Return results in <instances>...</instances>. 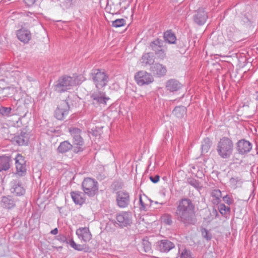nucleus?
<instances>
[{"label":"nucleus","mask_w":258,"mask_h":258,"mask_svg":"<svg viewBox=\"0 0 258 258\" xmlns=\"http://www.w3.org/2000/svg\"><path fill=\"white\" fill-rule=\"evenodd\" d=\"M175 216L178 221L185 226L194 224L196 222L195 205L191 200L184 198L179 201Z\"/></svg>","instance_id":"nucleus-1"},{"label":"nucleus","mask_w":258,"mask_h":258,"mask_svg":"<svg viewBox=\"0 0 258 258\" xmlns=\"http://www.w3.org/2000/svg\"><path fill=\"white\" fill-rule=\"evenodd\" d=\"M217 151L219 156L223 159L229 158L233 150V143L228 137H223L218 142Z\"/></svg>","instance_id":"nucleus-2"},{"label":"nucleus","mask_w":258,"mask_h":258,"mask_svg":"<svg viewBox=\"0 0 258 258\" xmlns=\"http://www.w3.org/2000/svg\"><path fill=\"white\" fill-rule=\"evenodd\" d=\"M76 84V79L74 77L63 76L56 82L54 85V89L57 92L61 93L71 89Z\"/></svg>","instance_id":"nucleus-3"},{"label":"nucleus","mask_w":258,"mask_h":258,"mask_svg":"<svg viewBox=\"0 0 258 258\" xmlns=\"http://www.w3.org/2000/svg\"><path fill=\"white\" fill-rule=\"evenodd\" d=\"M91 77L95 87L98 89L106 86L109 81V77L106 73L100 69L93 70Z\"/></svg>","instance_id":"nucleus-4"},{"label":"nucleus","mask_w":258,"mask_h":258,"mask_svg":"<svg viewBox=\"0 0 258 258\" xmlns=\"http://www.w3.org/2000/svg\"><path fill=\"white\" fill-rule=\"evenodd\" d=\"M82 187L84 193L90 197H94L98 191V183L91 178H86L82 183Z\"/></svg>","instance_id":"nucleus-5"},{"label":"nucleus","mask_w":258,"mask_h":258,"mask_svg":"<svg viewBox=\"0 0 258 258\" xmlns=\"http://www.w3.org/2000/svg\"><path fill=\"white\" fill-rule=\"evenodd\" d=\"M149 48L154 52L159 59L163 60L166 57V47L165 42L162 40L156 39L152 41L150 43Z\"/></svg>","instance_id":"nucleus-6"},{"label":"nucleus","mask_w":258,"mask_h":258,"mask_svg":"<svg viewBox=\"0 0 258 258\" xmlns=\"http://www.w3.org/2000/svg\"><path fill=\"white\" fill-rule=\"evenodd\" d=\"M90 98L92 104L96 106H105L107 105V102L110 99V98L107 96L105 92L100 91L92 93Z\"/></svg>","instance_id":"nucleus-7"},{"label":"nucleus","mask_w":258,"mask_h":258,"mask_svg":"<svg viewBox=\"0 0 258 258\" xmlns=\"http://www.w3.org/2000/svg\"><path fill=\"white\" fill-rule=\"evenodd\" d=\"M135 79L140 86L148 85L154 81V78L151 74L143 71L137 73L135 76Z\"/></svg>","instance_id":"nucleus-8"},{"label":"nucleus","mask_w":258,"mask_h":258,"mask_svg":"<svg viewBox=\"0 0 258 258\" xmlns=\"http://www.w3.org/2000/svg\"><path fill=\"white\" fill-rule=\"evenodd\" d=\"M116 201L117 205L120 208L127 207L130 203V196L128 192L119 190L116 193Z\"/></svg>","instance_id":"nucleus-9"},{"label":"nucleus","mask_w":258,"mask_h":258,"mask_svg":"<svg viewBox=\"0 0 258 258\" xmlns=\"http://www.w3.org/2000/svg\"><path fill=\"white\" fill-rule=\"evenodd\" d=\"M70 110V105L66 100L61 101L54 113L55 117L58 120H63L68 115Z\"/></svg>","instance_id":"nucleus-10"},{"label":"nucleus","mask_w":258,"mask_h":258,"mask_svg":"<svg viewBox=\"0 0 258 258\" xmlns=\"http://www.w3.org/2000/svg\"><path fill=\"white\" fill-rule=\"evenodd\" d=\"M117 224L120 227H127L132 223V215L130 212H122L116 216Z\"/></svg>","instance_id":"nucleus-11"},{"label":"nucleus","mask_w":258,"mask_h":258,"mask_svg":"<svg viewBox=\"0 0 258 258\" xmlns=\"http://www.w3.org/2000/svg\"><path fill=\"white\" fill-rule=\"evenodd\" d=\"M252 148V144L245 139H241L236 143V150L238 154L245 155L250 152Z\"/></svg>","instance_id":"nucleus-12"},{"label":"nucleus","mask_w":258,"mask_h":258,"mask_svg":"<svg viewBox=\"0 0 258 258\" xmlns=\"http://www.w3.org/2000/svg\"><path fill=\"white\" fill-rule=\"evenodd\" d=\"M16 174L19 176H23L26 173V161L24 158L20 154H18L15 158Z\"/></svg>","instance_id":"nucleus-13"},{"label":"nucleus","mask_w":258,"mask_h":258,"mask_svg":"<svg viewBox=\"0 0 258 258\" xmlns=\"http://www.w3.org/2000/svg\"><path fill=\"white\" fill-rule=\"evenodd\" d=\"M29 135L25 130L21 131L13 138V141L19 146L27 145L29 141Z\"/></svg>","instance_id":"nucleus-14"},{"label":"nucleus","mask_w":258,"mask_h":258,"mask_svg":"<svg viewBox=\"0 0 258 258\" xmlns=\"http://www.w3.org/2000/svg\"><path fill=\"white\" fill-rule=\"evenodd\" d=\"M208 18L207 13L202 8L198 9L194 16V21L199 25H204Z\"/></svg>","instance_id":"nucleus-15"},{"label":"nucleus","mask_w":258,"mask_h":258,"mask_svg":"<svg viewBox=\"0 0 258 258\" xmlns=\"http://www.w3.org/2000/svg\"><path fill=\"white\" fill-rule=\"evenodd\" d=\"M76 234L79 239L85 242L92 239V234L88 227L79 228L76 230Z\"/></svg>","instance_id":"nucleus-16"},{"label":"nucleus","mask_w":258,"mask_h":258,"mask_svg":"<svg viewBox=\"0 0 258 258\" xmlns=\"http://www.w3.org/2000/svg\"><path fill=\"white\" fill-rule=\"evenodd\" d=\"M150 71L158 77L164 76L167 72L166 67L159 63L153 64L150 68Z\"/></svg>","instance_id":"nucleus-17"},{"label":"nucleus","mask_w":258,"mask_h":258,"mask_svg":"<svg viewBox=\"0 0 258 258\" xmlns=\"http://www.w3.org/2000/svg\"><path fill=\"white\" fill-rule=\"evenodd\" d=\"M174 247L175 244L167 239L161 240L158 242V249L162 252H168Z\"/></svg>","instance_id":"nucleus-18"},{"label":"nucleus","mask_w":258,"mask_h":258,"mask_svg":"<svg viewBox=\"0 0 258 258\" xmlns=\"http://www.w3.org/2000/svg\"><path fill=\"white\" fill-rule=\"evenodd\" d=\"M11 191L16 196H22L25 192V190L19 181L14 180L11 182Z\"/></svg>","instance_id":"nucleus-19"},{"label":"nucleus","mask_w":258,"mask_h":258,"mask_svg":"<svg viewBox=\"0 0 258 258\" xmlns=\"http://www.w3.org/2000/svg\"><path fill=\"white\" fill-rule=\"evenodd\" d=\"M18 39L24 43H28L31 38V34L28 30L21 29L17 31Z\"/></svg>","instance_id":"nucleus-20"},{"label":"nucleus","mask_w":258,"mask_h":258,"mask_svg":"<svg viewBox=\"0 0 258 258\" xmlns=\"http://www.w3.org/2000/svg\"><path fill=\"white\" fill-rule=\"evenodd\" d=\"M73 143L75 153L82 152L84 150V141L81 136L73 138Z\"/></svg>","instance_id":"nucleus-21"},{"label":"nucleus","mask_w":258,"mask_h":258,"mask_svg":"<svg viewBox=\"0 0 258 258\" xmlns=\"http://www.w3.org/2000/svg\"><path fill=\"white\" fill-rule=\"evenodd\" d=\"M1 206L5 209H11L15 207L16 203L11 196H4L2 198Z\"/></svg>","instance_id":"nucleus-22"},{"label":"nucleus","mask_w":258,"mask_h":258,"mask_svg":"<svg viewBox=\"0 0 258 258\" xmlns=\"http://www.w3.org/2000/svg\"><path fill=\"white\" fill-rule=\"evenodd\" d=\"M11 157L3 155L0 156V172L8 170L11 166Z\"/></svg>","instance_id":"nucleus-23"},{"label":"nucleus","mask_w":258,"mask_h":258,"mask_svg":"<svg viewBox=\"0 0 258 258\" xmlns=\"http://www.w3.org/2000/svg\"><path fill=\"white\" fill-rule=\"evenodd\" d=\"M182 85L177 80L171 79L168 80L166 84V87L167 90L170 92H175L179 90Z\"/></svg>","instance_id":"nucleus-24"},{"label":"nucleus","mask_w":258,"mask_h":258,"mask_svg":"<svg viewBox=\"0 0 258 258\" xmlns=\"http://www.w3.org/2000/svg\"><path fill=\"white\" fill-rule=\"evenodd\" d=\"M154 61V55L151 52L144 53L140 59V62L144 67L151 65V64H153Z\"/></svg>","instance_id":"nucleus-25"},{"label":"nucleus","mask_w":258,"mask_h":258,"mask_svg":"<svg viewBox=\"0 0 258 258\" xmlns=\"http://www.w3.org/2000/svg\"><path fill=\"white\" fill-rule=\"evenodd\" d=\"M64 241H66L67 243L69 244L70 246L75 250L87 251V250L89 249V247L86 245L76 244L73 239L68 240L66 237H64Z\"/></svg>","instance_id":"nucleus-26"},{"label":"nucleus","mask_w":258,"mask_h":258,"mask_svg":"<svg viewBox=\"0 0 258 258\" xmlns=\"http://www.w3.org/2000/svg\"><path fill=\"white\" fill-rule=\"evenodd\" d=\"M74 148L73 145L68 141L61 142L57 148V151L60 153H66Z\"/></svg>","instance_id":"nucleus-27"},{"label":"nucleus","mask_w":258,"mask_h":258,"mask_svg":"<svg viewBox=\"0 0 258 258\" xmlns=\"http://www.w3.org/2000/svg\"><path fill=\"white\" fill-rule=\"evenodd\" d=\"M71 196L73 201L77 205H81L85 202V199L82 197V193L80 191H72Z\"/></svg>","instance_id":"nucleus-28"},{"label":"nucleus","mask_w":258,"mask_h":258,"mask_svg":"<svg viewBox=\"0 0 258 258\" xmlns=\"http://www.w3.org/2000/svg\"><path fill=\"white\" fill-rule=\"evenodd\" d=\"M178 253L180 258H193L190 250L183 245L178 246Z\"/></svg>","instance_id":"nucleus-29"},{"label":"nucleus","mask_w":258,"mask_h":258,"mask_svg":"<svg viewBox=\"0 0 258 258\" xmlns=\"http://www.w3.org/2000/svg\"><path fill=\"white\" fill-rule=\"evenodd\" d=\"M186 113V108L183 106L175 107L172 111L173 115L179 119L182 118Z\"/></svg>","instance_id":"nucleus-30"},{"label":"nucleus","mask_w":258,"mask_h":258,"mask_svg":"<svg viewBox=\"0 0 258 258\" xmlns=\"http://www.w3.org/2000/svg\"><path fill=\"white\" fill-rule=\"evenodd\" d=\"M164 38L165 41L170 44L175 43L176 40V38L175 35L171 30H168L164 33Z\"/></svg>","instance_id":"nucleus-31"},{"label":"nucleus","mask_w":258,"mask_h":258,"mask_svg":"<svg viewBox=\"0 0 258 258\" xmlns=\"http://www.w3.org/2000/svg\"><path fill=\"white\" fill-rule=\"evenodd\" d=\"M211 141L208 138H205L202 142L201 150L202 154L207 153L210 149Z\"/></svg>","instance_id":"nucleus-32"},{"label":"nucleus","mask_w":258,"mask_h":258,"mask_svg":"<svg viewBox=\"0 0 258 258\" xmlns=\"http://www.w3.org/2000/svg\"><path fill=\"white\" fill-rule=\"evenodd\" d=\"M229 183L232 188L235 189L238 186H240L242 183L241 179L238 177H231L230 179Z\"/></svg>","instance_id":"nucleus-33"},{"label":"nucleus","mask_w":258,"mask_h":258,"mask_svg":"<svg viewBox=\"0 0 258 258\" xmlns=\"http://www.w3.org/2000/svg\"><path fill=\"white\" fill-rule=\"evenodd\" d=\"M211 196L215 198L213 200V203L218 204L220 201V198L222 197L221 191L219 189H214L211 192Z\"/></svg>","instance_id":"nucleus-34"},{"label":"nucleus","mask_w":258,"mask_h":258,"mask_svg":"<svg viewBox=\"0 0 258 258\" xmlns=\"http://www.w3.org/2000/svg\"><path fill=\"white\" fill-rule=\"evenodd\" d=\"M142 244L145 252L150 253L152 251L151 244L148 240L143 239Z\"/></svg>","instance_id":"nucleus-35"},{"label":"nucleus","mask_w":258,"mask_h":258,"mask_svg":"<svg viewBox=\"0 0 258 258\" xmlns=\"http://www.w3.org/2000/svg\"><path fill=\"white\" fill-rule=\"evenodd\" d=\"M69 132L73 138L80 136L82 133L80 129L75 127H70Z\"/></svg>","instance_id":"nucleus-36"},{"label":"nucleus","mask_w":258,"mask_h":258,"mask_svg":"<svg viewBox=\"0 0 258 258\" xmlns=\"http://www.w3.org/2000/svg\"><path fill=\"white\" fill-rule=\"evenodd\" d=\"M125 25V20L124 19H118L112 22V26L118 28Z\"/></svg>","instance_id":"nucleus-37"},{"label":"nucleus","mask_w":258,"mask_h":258,"mask_svg":"<svg viewBox=\"0 0 258 258\" xmlns=\"http://www.w3.org/2000/svg\"><path fill=\"white\" fill-rule=\"evenodd\" d=\"M11 107H1L0 114L5 116H9L11 112Z\"/></svg>","instance_id":"nucleus-38"},{"label":"nucleus","mask_w":258,"mask_h":258,"mask_svg":"<svg viewBox=\"0 0 258 258\" xmlns=\"http://www.w3.org/2000/svg\"><path fill=\"white\" fill-rule=\"evenodd\" d=\"M140 209L141 211H146L148 209L149 206L148 204L145 203L143 200L141 195H140Z\"/></svg>","instance_id":"nucleus-39"},{"label":"nucleus","mask_w":258,"mask_h":258,"mask_svg":"<svg viewBox=\"0 0 258 258\" xmlns=\"http://www.w3.org/2000/svg\"><path fill=\"white\" fill-rule=\"evenodd\" d=\"M230 209L228 207H226L224 204H221L219 206V212L222 215H225L227 212H229Z\"/></svg>","instance_id":"nucleus-40"},{"label":"nucleus","mask_w":258,"mask_h":258,"mask_svg":"<svg viewBox=\"0 0 258 258\" xmlns=\"http://www.w3.org/2000/svg\"><path fill=\"white\" fill-rule=\"evenodd\" d=\"M162 222L167 225H171L172 223L171 216L169 214H165L162 218Z\"/></svg>","instance_id":"nucleus-41"},{"label":"nucleus","mask_w":258,"mask_h":258,"mask_svg":"<svg viewBox=\"0 0 258 258\" xmlns=\"http://www.w3.org/2000/svg\"><path fill=\"white\" fill-rule=\"evenodd\" d=\"M201 232L203 237L206 240H210L212 239V236L211 233L206 228H202L201 229Z\"/></svg>","instance_id":"nucleus-42"},{"label":"nucleus","mask_w":258,"mask_h":258,"mask_svg":"<svg viewBox=\"0 0 258 258\" xmlns=\"http://www.w3.org/2000/svg\"><path fill=\"white\" fill-rule=\"evenodd\" d=\"M188 182L190 185L195 187L196 188H199L201 187L200 182H199L198 180L195 179H189L188 180Z\"/></svg>","instance_id":"nucleus-43"},{"label":"nucleus","mask_w":258,"mask_h":258,"mask_svg":"<svg viewBox=\"0 0 258 258\" xmlns=\"http://www.w3.org/2000/svg\"><path fill=\"white\" fill-rule=\"evenodd\" d=\"M223 200L225 203H226L228 205L232 204L234 202L233 199L230 196H229L228 195L223 197Z\"/></svg>","instance_id":"nucleus-44"},{"label":"nucleus","mask_w":258,"mask_h":258,"mask_svg":"<svg viewBox=\"0 0 258 258\" xmlns=\"http://www.w3.org/2000/svg\"><path fill=\"white\" fill-rule=\"evenodd\" d=\"M160 176L158 175H156L154 176H151L150 177V179L151 180L152 182H153L154 183H156L158 182L159 180Z\"/></svg>","instance_id":"nucleus-45"},{"label":"nucleus","mask_w":258,"mask_h":258,"mask_svg":"<svg viewBox=\"0 0 258 258\" xmlns=\"http://www.w3.org/2000/svg\"><path fill=\"white\" fill-rule=\"evenodd\" d=\"M72 0H64V4L66 5V7L70 8L72 5Z\"/></svg>","instance_id":"nucleus-46"},{"label":"nucleus","mask_w":258,"mask_h":258,"mask_svg":"<svg viewBox=\"0 0 258 258\" xmlns=\"http://www.w3.org/2000/svg\"><path fill=\"white\" fill-rule=\"evenodd\" d=\"M50 233L53 235H56L58 233V229L57 228H54L50 231Z\"/></svg>","instance_id":"nucleus-47"},{"label":"nucleus","mask_w":258,"mask_h":258,"mask_svg":"<svg viewBox=\"0 0 258 258\" xmlns=\"http://www.w3.org/2000/svg\"><path fill=\"white\" fill-rule=\"evenodd\" d=\"M256 100L258 101V91L256 92Z\"/></svg>","instance_id":"nucleus-48"},{"label":"nucleus","mask_w":258,"mask_h":258,"mask_svg":"<svg viewBox=\"0 0 258 258\" xmlns=\"http://www.w3.org/2000/svg\"><path fill=\"white\" fill-rule=\"evenodd\" d=\"M155 203L156 204H159V203L158 202H155Z\"/></svg>","instance_id":"nucleus-49"}]
</instances>
